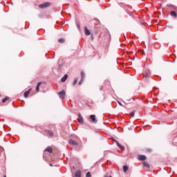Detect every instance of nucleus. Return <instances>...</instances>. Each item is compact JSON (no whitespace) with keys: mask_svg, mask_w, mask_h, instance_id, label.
I'll list each match as a JSON object with an SVG mask.
<instances>
[{"mask_svg":"<svg viewBox=\"0 0 177 177\" xmlns=\"http://www.w3.org/2000/svg\"><path fill=\"white\" fill-rule=\"evenodd\" d=\"M71 146H78L80 145V138L77 136H75L74 138H71L68 140Z\"/></svg>","mask_w":177,"mask_h":177,"instance_id":"f257e3e1","label":"nucleus"},{"mask_svg":"<svg viewBox=\"0 0 177 177\" xmlns=\"http://www.w3.org/2000/svg\"><path fill=\"white\" fill-rule=\"evenodd\" d=\"M57 95H59L60 99H64V97H66V92L63 90L59 92Z\"/></svg>","mask_w":177,"mask_h":177,"instance_id":"f03ea898","label":"nucleus"},{"mask_svg":"<svg viewBox=\"0 0 177 177\" xmlns=\"http://www.w3.org/2000/svg\"><path fill=\"white\" fill-rule=\"evenodd\" d=\"M143 75L145 78H149V77H150V71L149 69H145L144 71Z\"/></svg>","mask_w":177,"mask_h":177,"instance_id":"7ed1b4c3","label":"nucleus"},{"mask_svg":"<svg viewBox=\"0 0 177 177\" xmlns=\"http://www.w3.org/2000/svg\"><path fill=\"white\" fill-rule=\"evenodd\" d=\"M50 6V3H44L43 4H41L39 6V7L41 8V9H45V8H48Z\"/></svg>","mask_w":177,"mask_h":177,"instance_id":"20e7f679","label":"nucleus"},{"mask_svg":"<svg viewBox=\"0 0 177 177\" xmlns=\"http://www.w3.org/2000/svg\"><path fill=\"white\" fill-rule=\"evenodd\" d=\"M90 119L92 120V122L94 124H96V122H97V120H96V116L95 115H90Z\"/></svg>","mask_w":177,"mask_h":177,"instance_id":"39448f33","label":"nucleus"},{"mask_svg":"<svg viewBox=\"0 0 177 177\" xmlns=\"http://www.w3.org/2000/svg\"><path fill=\"white\" fill-rule=\"evenodd\" d=\"M84 34L87 36L91 35V30H89L86 26L84 27Z\"/></svg>","mask_w":177,"mask_h":177,"instance_id":"423d86ee","label":"nucleus"},{"mask_svg":"<svg viewBox=\"0 0 177 177\" xmlns=\"http://www.w3.org/2000/svg\"><path fill=\"white\" fill-rule=\"evenodd\" d=\"M46 151H48V153H52L53 152V149H52L50 147H48L44 150V153H46Z\"/></svg>","mask_w":177,"mask_h":177,"instance_id":"0eeeda50","label":"nucleus"},{"mask_svg":"<svg viewBox=\"0 0 177 177\" xmlns=\"http://www.w3.org/2000/svg\"><path fill=\"white\" fill-rule=\"evenodd\" d=\"M147 157L145 155H139L138 156V160H140V161H145V160H146Z\"/></svg>","mask_w":177,"mask_h":177,"instance_id":"6e6552de","label":"nucleus"},{"mask_svg":"<svg viewBox=\"0 0 177 177\" xmlns=\"http://www.w3.org/2000/svg\"><path fill=\"white\" fill-rule=\"evenodd\" d=\"M30 92H31V88H30L29 90L26 91L24 93V97H28V95H30Z\"/></svg>","mask_w":177,"mask_h":177,"instance_id":"1a4fd4ad","label":"nucleus"},{"mask_svg":"<svg viewBox=\"0 0 177 177\" xmlns=\"http://www.w3.org/2000/svg\"><path fill=\"white\" fill-rule=\"evenodd\" d=\"M77 120L80 124H84V118H82V116H81V115H79Z\"/></svg>","mask_w":177,"mask_h":177,"instance_id":"9d476101","label":"nucleus"},{"mask_svg":"<svg viewBox=\"0 0 177 177\" xmlns=\"http://www.w3.org/2000/svg\"><path fill=\"white\" fill-rule=\"evenodd\" d=\"M67 78H68V75H64V76L61 79L62 82H66Z\"/></svg>","mask_w":177,"mask_h":177,"instance_id":"9b49d317","label":"nucleus"},{"mask_svg":"<svg viewBox=\"0 0 177 177\" xmlns=\"http://www.w3.org/2000/svg\"><path fill=\"white\" fill-rule=\"evenodd\" d=\"M45 132L48 135V136H53V132H52L51 131L46 130Z\"/></svg>","mask_w":177,"mask_h":177,"instance_id":"f8f14e48","label":"nucleus"},{"mask_svg":"<svg viewBox=\"0 0 177 177\" xmlns=\"http://www.w3.org/2000/svg\"><path fill=\"white\" fill-rule=\"evenodd\" d=\"M42 84V82H39L36 86V92H39V86H41V84Z\"/></svg>","mask_w":177,"mask_h":177,"instance_id":"ddd939ff","label":"nucleus"},{"mask_svg":"<svg viewBox=\"0 0 177 177\" xmlns=\"http://www.w3.org/2000/svg\"><path fill=\"white\" fill-rule=\"evenodd\" d=\"M170 15H171V16H172V17H175V18L177 17V15H176V12L175 11H171L170 12Z\"/></svg>","mask_w":177,"mask_h":177,"instance_id":"4468645a","label":"nucleus"},{"mask_svg":"<svg viewBox=\"0 0 177 177\" xmlns=\"http://www.w3.org/2000/svg\"><path fill=\"white\" fill-rule=\"evenodd\" d=\"M128 169H129V167H128L127 165H124V166H123V172H124V174H126V172L128 171Z\"/></svg>","mask_w":177,"mask_h":177,"instance_id":"2eb2a0df","label":"nucleus"},{"mask_svg":"<svg viewBox=\"0 0 177 177\" xmlns=\"http://www.w3.org/2000/svg\"><path fill=\"white\" fill-rule=\"evenodd\" d=\"M82 81H84L85 79V73L84 71L81 72Z\"/></svg>","mask_w":177,"mask_h":177,"instance_id":"dca6fc26","label":"nucleus"},{"mask_svg":"<svg viewBox=\"0 0 177 177\" xmlns=\"http://www.w3.org/2000/svg\"><path fill=\"white\" fill-rule=\"evenodd\" d=\"M58 42L59 44H64V42H66V40L64 39H59Z\"/></svg>","mask_w":177,"mask_h":177,"instance_id":"f3484780","label":"nucleus"},{"mask_svg":"<svg viewBox=\"0 0 177 177\" xmlns=\"http://www.w3.org/2000/svg\"><path fill=\"white\" fill-rule=\"evenodd\" d=\"M143 165H144L145 167H147V168H150V165H149V162H143Z\"/></svg>","mask_w":177,"mask_h":177,"instance_id":"a211bd4d","label":"nucleus"},{"mask_svg":"<svg viewBox=\"0 0 177 177\" xmlns=\"http://www.w3.org/2000/svg\"><path fill=\"white\" fill-rule=\"evenodd\" d=\"M7 100H9V97H5L2 100V102H3V103H6Z\"/></svg>","mask_w":177,"mask_h":177,"instance_id":"6ab92c4d","label":"nucleus"},{"mask_svg":"<svg viewBox=\"0 0 177 177\" xmlns=\"http://www.w3.org/2000/svg\"><path fill=\"white\" fill-rule=\"evenodd\" d=\"M77 82H78V79H75L74 82H73V86H75V85L77 84Z\"/></svg>","mask_w":177,"mask_h":177,"instance_id":"aec40b11","label":"nucleus"},{"mask_svg":"<svg viewBox=\"0 0 177 177\" xmlns=\"http://www.w3.org/2000/svg\"><path fill=\"white\" fill-rule=\"evenodd\" d=\"M146 151H147V153H151V151H153V149H151V148H147V149H146Z\"/></svg>","mask_w":177,"mask_h":177,"instance_id":"412c9836","label":"nucleus"},{"mask_svg":"<svg viewBox=\"0 0 177 177\" xmlns=\"http://www.w3.org/2000/svg\"><path fill=\"white\" fill-rule=\"evenodd\" d=\"M118 147H120V149L121 150H124V147H122V145H121V144L118 143Z\"/></svg>","mask_w":177,"mask_h":177,"instance_id":"4be33fe9","label":"nucleus"},{"mask_svg":"<svg viewBox=\"0 0 177 177\" xmlns=\"http://www.w3.org/2000/svg\"><path fill=\"white\" fill-rule=\"evenodd\" d=\"M86 177H91V172L88 171L86 174Z\"/></svg>","mask_w":177,"mask_h":177,"instance_id":"5701e85b","label":"nucleus"},{"mask_svg":"<svg viewBox=\"0 0 177 177\" xmlns=\"http://www.w3.org/2000/svg\"><path fill=\"white\" fill-rule=\"evenodd\" d=\"M130 115H131V117H135V111L131 112V113H130Z\"/></svg>","mask_w":177,"mask_h":177,"instance_id":"b1692460","label":"nucleus"},{"mask_svg":"<svg viewBox=\"0 0 177 177\" xmlns=\"http://www.w3.org/2000/svg\"><path fill=\"white\" fill-rule=\"evenodd\" d=\"M83 82H84V80H82V79H81V81L79 82V85H82Z\"/></svg>","mask_w":177,"mask_h":177,"instance_id":"393cba45","label":"nucleus"},{"mask_svg":"<svg viewBox=\"0 0 177 177\" xmlns=\"http://www.w3.org/2000/svg\"><path fill=\"white\" fill-rule=\"evenodd\" d=\"M118 104H120V106H123L122 103H121V102L118 101Z\"/></svg>","mask_w":177,"mask_h":177,"instance_id":"a878e982","label":"nucleus"},{"mask_svg":"<svg viewBox=\"0 0 177 177\" xmlns=\"http://www.w3.org/2000/svg\"><path fill=\"white\" fill-rule=\"evenodd\" d=\"M103 90V87H100V91H102Z\"/></svg>","mask_w":177,"mask_h":177,"instance_id":"bb28decb","label":"nucleus"},{"mask_svg":"<svg viewBox=\"0 0 177 177\" xmlns=\"http://www.w3.org/2000/svg\"><path fill=\"white\" fill-rule=\"evenodd\" d=\"M3 177H6V175H4Z\"/></svg>","mask_w":177,"mask_h":177,"instance_id":"cd10ccee","label":"nucleus"}]
</instances>
